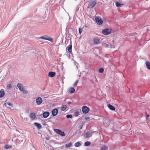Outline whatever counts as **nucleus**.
I'll return each mask as SVG.
<instances>
[{"label": "nucleus", "mask_w": 150, "mask_h": 150, "mask_svg": "<svg viewBox=\"0 0 150 150\" xmlns=\"http://www.w3.org/2000/svg\"><path fill=\"white\" fill-rule=\"evenodd\" d=\"M122 4L118 3L117 2L116 3V6L118 7L121 6H122Z\"/></svg>", "instance_id": "obj_29"}, {"label": "nucleus", "mask_w": 150, "mask_h": 150, "mask_svg": "<svg viewBox=\"0 0 150 150\" xmlns=\"http://www.w3.org/2000/svg\"><path fill=\"white\" fill-rule=\"evenodd\" d=\"M71 102H69L68 103V104H71Z\"/></svg>", "instance_id": "obj_39"}, {"label": "nucleus", "mask_w": 150, "mask_h": 150, "mask_svg": "<svg viewBox=\"0 0 150 150\" xmlns=\"http://www.w3.org/2000/svg\"><path fill=\"white\" fill-rule=\"evenodd\" d=\"M4 95V92L3 89H1L0 91V98L3 97Z\"/></svg>", "instance_id": "obj_17"}, {"label": "nucleus", "mask_w": 150, "mask_h": 150, "mask_svg": "<svg viewBox=\"0 0 150 150\" xmlns=\"http://www.w3.org/2000/svg\"><path fill=\"white\" fill-rule=\"evenodd\" d=\"M54 130L57 133L61 136H64L65 135L64 133L59 129H54Z\"/></svg>", "instance_id": "obj_6"}, {"label": "nucleus", "mask_w": 150, "mask_h": 150, "mask_svg": "<svg viewBox=\"0 0 150 150\" xmlns=\"http://www.w3.org/2000/svg\"><path fill=\"white\" fill-rule=\"evenodd\" d=\"M69 92L71 93H74L75 92V89L74 88H71L69 89Z\"/></svg>", "instance_id": "obj_18"}, {"label": "nucleus", "mask_w": 150, "mask_h": 150, "mask_svg": "<svg viewBox=\"0 0 150 150\" xmlns=\"http://www.w3.org/2000/svg\"><path fill=\"white\" fill-rule=\"evenodd\" d=\"M92 136L90 132H87L85 135V136L86 137H91Z\"/></svg>", "instance_id": "obj_23"}, {"label": "nucleus", "mask_w": 150, "mask_h": 150, "mask_svg": "<svg viewBox=\"0 0 150 150\" xmlns=\"http://www.w3.org/2000/svg\"><path fill=\"white\" fill-rule=\"evenodd\" d=\"M67 108V105H62L61 108V110L62 111H64Z\"/></svg>", "instance_id": "obj_21"}, {"label": "nucleus", "mask_w": 150, "mask_h": 150, "mask_svg": "<svg viewBox=\"0 0 150 150\" xmlns=\"http://www.w3.org/2000/svg\"><path fill=\"white\" fill-rule=\"evenodd\" d=\"M74 114L75 116H77L80 114V112L78 111H75L74 112Z\"/></svg>", "instance_id": "obj_24"}, {"label": "nucleus", "mask_w": 150, "mask_h": 150, "mask_svg": "<svg viewBox=\"0 0 150 150\" xmlns=\"http://www.w3.org/2000/svg\"><path fill=\"white\" fill-rule=\"evenodd\" d=\"M108 148L107 146H104L101 148L100 150H106Z\"/></svg>", "instance_id": "obj_26"}, {"label": "nucleus", "mask_w": 150, "mask_h": 150, "mask_svg": "<svg viewBox=\"0 0 150 150\" xmlns=\"http://www.w3.org/2000/svg\"><path fill=\"white\" fill-rule=\"evenodd\" d=\"M89 109L87 107L85 106L82 107V110L83 113L86 114L89 112Z\"/></svg>", "instance_id": "obj_5"}, {"label": "nucleus", "mask_w": 150, "mask_h": 150, "mask_svg": "<svg viewBox=\"0 0 150 150\" xmlns=\"http://www.w3.org/2000/svg\"><path fill=\"white\" fill-rule=\"evenodd\" d=\"M103 124L105 126H108L110 124V121L109 120L105 118L103 119Z\"/></svg>", "instance_id": "obj_7"}, {"label": "nucleus", "mask_w": 150, "mask_h": 150, "mask_svg": "<svg viewBox=\"0 0 150 150\" xmlns=\"http://www.w3.org/2000/svg\"><path fill=\"white\" fill-rule=\"evenodd\" d=\"M40 38L42 39L46 40H48L50 41H52L53 40L52 38H49L47 36L41 37H40Z\"/></svg>", "instance_id": "obj_10"}, {"label": "nucleus", "mask_w": 150, "mask_h": 150, "mask_svg": "<svg viewBox=\"0 0 150 150\" xmlns=\"http://www.w3.org/2000/svg\"><path fill=\"white\" fill-rule=\"evenodd\" d=\"M109 46V45L108 44H106L105 45V47L106 48H108Z\"/></svg>", "instance_id": "obj_37"}, {"label": "nucleus", "mask_w": 150, "mask_h": 150, "mask_svg": "<svg viewBox=\"0 0 150 150\" xmlns=\"http://www.w3.org/2000/svg\"><path fill=\"white\" fill-rule=\"evenodd\" d=\"M146 66L148 69L150 70V62L148 61L146 62Z\"/></svg>", "instance_id": "obj_20"}, {"label": "nucleus", "mask_w": 150, "mask_h": 150, "mask_svg": "<svg viewBox=\"0 0 150 150\" xmlns=\"http://www.w3.org/2000/svg\"><path fill=\"white\" fill-rule=\"evenodd\" d=\"M58 113V110L56 108L54 109L52 112V115L53 116H56Z\"/></svg>", "instance_id": "obj_11"}, {"label": "nucleus", "mask_w": 150, "mask_h": 150, "mask_svg": "<svg viewBox=\"0 0 150 150\" xmlns=\"http://www.w3.org/2000/svg\"><path fill=\"white\" fill-rule=\"evenodd\" d=\"M78 83V81H76V82H75V83H74V86H76L77 84Z\"/></svg>", "instance_id": "obj_33"}, {"label": "nucleus", "mask_w": 150, "mask_h": 150, "mask_svg": "<svg viewBox=\"0 0 150 150\" xmlns=\"http://www.w3.org/2000/svg\"><path fill=\"white\" fill-rule=\"evenodd\" d=\"M96 4V0H91L89 2L87 8H92Z\"/></svg>", "instance_id": "obj_2"}, {"label": "nucleus", "mask_w": 150, "mask_h": 150, "mask_svg": "<svg viewBox=\"0 0 150 150\" xmlns=\"http://www.w3.org/2000/svg\"><path fill=\"white\" fill-rule=\"evenodd\" d=\"M34 124L37 127V128L39 129H40L41 127V125L40 123L37 122H35L34 123Z\"/></svg>", "instance_id": "obj_16"}, {"label": "nucleus", "mask_w": 150, "mask_h": 150, "mask_svg": "<svg viewBox=\"0 0 150 150\" xmlns=\"http://www.w3.org/2000/svg\"><path fill=\"white\" fill-rule=\"evenodd\" d=\"M100 42V39L95 38L93 40V42L95 44H98Z\"/></svg>", "instance_id": "obj_12"}, {"label": "nucleus", "mask_w": 150, "mask_h": 150, "mask_svg": "<svg viewBox=\"0 0 150 150\" xmlns=\"http://www.w3.org/2000/svg\"><path fill=\"white\" fill-rule=\"evenodd\" d=\"M66 117L67 118H72V116L71 115H67L66 116Z\"/></svg>", "instance_id": "obj_31"}, {"label": "nucleus", "mask_w": 150, "mask_h": 150, "mask_svg": "<svg viewBox=\"0 0 150 150\" xmlns=\"http://www.w3.org/2000/svg\"><path fill=\"white\" fill-rule=\"evenodd\" d=\"M5 148L6 149H8L9 148V146L8 145H6Z\"/></svg>", "instance_id": "obj_35"}, {"label": "nucleus", "mask_w": 150, "mask_h": 150, "mask_svg": "<svg viewBox=\"0 0 150 150\" xmlns=\"http://www.w3.org/2000/svg\"><path fill=\"white\" fill-rule=\"evenodd\" d=\"M30 117L32 120H34L36 118V115L34 113H30Z\"/></svg>", "instance_id": "obj_9"}, {"label": "nucleus", "mask_w": 150, "mask_h": 150, "mask_svg": "<svg viewBox=\"0 0 150 150\" xmlns=\"http://www.w3.org/2000/svg\"><path fill=\"white\" fill-rule=\"evenodd\" d=\"M115 47V46H113V45H111L110 47V48H114Z\"/></svg>", "instance_id": "obj_38"}, {"label": "nucleus", "mask_w": 150, "mask_h": 150, "mask_svg": "<svg viewBox=\"0 0 150 150\" xmlns=\"http://www.w3.org/2000/svg\"><path fill=\"white\" fill-rule=\"evenodd\" d=\"M72 144L70 142L68 144H66L65 145V146L67 148H68L71 146Z\"/></svg>", "instance_id": "obj_22"}, {"label": "nucleus", "mask_w": 150, "mask_h": 150, "mask_svg": "<svg viewBox=\"0 0 150 150\" xmlns=\"http://www.w3.org/2000/svg\"><path fill=\"white\" fill-rule=\"evenodd\" d=\"M95 20L96 22L98 25H101L103 23V21L100 17L99 16L96 17Z\"/></svg>", "instance_id": "obj_4"}, {"label": "nucleus", "mask_w": 150, "mask_h": 150, "mask_svg": "<svg viewBox=\"0 0 150 150\" xmlns=\"http://www.w3.org/2000/svg\"><path fill=\"white\" fill-rule=\"evenodd\" d=\"M111 30L110 29L106 28L102 30V33L105 35H109L111 33Z\"/></svg>", "instance_id": "obj_3"}, {"label": "nucleus", "mask_w": 150, "mask_h": 150, "mask_svg": "<svg viewBox=\"0 0 150 150\" xmlns=\"http://www.w3.org/2000/svg\"><path fill=\"white\" fill-rule=\"evenodd\" d=\"M148 116H149V115H147V117H148Z\"/></svg>", "instance_id": "obj_40"}, {"label": "nucleus", "mask_w": 150, "mask_h": 150, "mask_svg": "<svg viewBox=\"0 0 150 150\" xmlns=\"http://www.w3.org/2000/svg\"><path fill=\"white\" fill-rule=\"evenodd\" d=\"M50 113L48 112H45L43 114V116L44 117L46 118L49 115Z\"/></svg>", "instance_id": "obj_14"}, {"label": "nucleus", "mask_w": 150, "mask_h": 150, "mask_svg": "<svg viewBox=\"0 0 150 150\" xmlns=\"http://www.w3.org/2000/svg\"><path fill=\"white\" fill-rule=\"evenodd\" d=\"M104 70V69L103 68H100L99 70V72L100 73H102L103 72Z\"/></svg>", "instance_id": "obj_30"}, {"label": "nucleus", "mask_w": 150, "mask_h": 150, "mask_svg": "<svg viewBox=\"0 0 150 150\" xmlns=\"http://www.w3.org/2000/svg\"><path fill=\"white\" fill-rule=\"evenodd\" d=\"M79 32L80 34H81L82 32V29L81 28H79Z\"/></svg>", "instance_id": "obj_32"}, {"label": "nucleus", "mask_w": 150, "mask_h": 150, "mask_svg": "<svg viewBox=\"0 0 150 150\" xmlns=\"http://www.w3.org/2000/svg\"><path fill=\"white\" fill-rule=\"evenodd\" d=\"M108 106L109 108L112 110H115V108L110 104H108Z\"/></svg>", "instance_id": "obj_19"}, {"label": "nucleus", "mask_w": 150, "mask_h": 150, "mask_svg": "<svg viewBox=\"0 0 150 150\" xmlns=\"http://www.w3.org/2000/svg\"><path fill=\"white\" fill-rule=\"evenodd\" d=\"M91 144V142H87L85 143L84 145L86 146H88Z\"/></svg>", "instance_id": "obj_27"}, {"label": "nucleus", "mask_w": 150, "mask_h": 150, "mask_svg": "<svg viewBox=\"0 0 150 150\" xmlns=\"http://www.w3.org/2000/svg\"><path fill=\"white\" fill-rule=\"evenodd\" d=\"M55 74L56 73L55 72H50L48 73V76L50 77H53L55 75Z\"/></svg>", "instance_id": "obj_13"}, {"label": "nucleus", "mask_w": 150, "mask_h": 150, "mask_svg": "<svg viewBox=\"0 0 150 150\" xmlns=\"http://www.w3.org/2000/svg\"><path fill=\"white\" fill-rule=\"evenodd\" d=\"M8 105H10V106H11V105H12V104H11L10 103H8Z\"/></svg>", "instance_id": "obj_36"}, {"label": "nucleus", "mask_w": 150, "mask_h": 150, "mask_svg": "<svg viewBox=\"0 0 150 150\" xmlns=\"http://www.w3.org/2000/svg\"><path fill=\"white\" fill-rule=\"evenodd\" d=\"M74 145L76 147H77L80 146L81 144L79 142H77Z\"/></svg>", "instance_id": "obj_25"}, {"label": "nucleus", "mask_w": 150, "mask_h": 150, "mask_svg": "<svg viewBox=\"0 0 150 150\" xmlns=\"http://www.w3.org/2000/svg\"><path fill=\"white\" fill-rule=\"evenodd\" d=\"M7 88L8 89H11L12 88V86L11 84H8L7 86Z\"/></svg>", "instance_id": "obj_28"}, {"label": "nucleus", "mask_w": 150, "mask_h": 150, "mask_svg": "<svg viewBox=\"0 0 150 150\" xmlns=\"http://www.w3.org/2000/svg\"><path fill=\"white\" fill-rule=\"evenodd\" d=\"M36 102L38 105H39L42 102V100L41 97H38L36 99Z\"/></svg>", "instance_id": "obj_8"}, {"label": "nucleus", "mask_w": 150, "mask_h": 150, "mask_svg": "<svg viewBox=\"0 0 150 150\" xmlns=\"http://www.w3.org/2000/svg\"><path fill=\"white\" fill-rule=\"evenodd\" d=\"M17 86L19 88V90L21 91L24 94H27L28 92L27 91L25 90L23 86L20 83H18L17 85Z\"/></svg>", "instance_id": "obj_1"}, {"label": "nucleus", "mask_w": 150, "mask_h": 150, "mask_svg": "<svg viewBox=\"0 0 150 150\" xmlns=\"http://www.w3.org/2000/svg\"><path fill=\"white\" fill-rule=\"evenodd\" d=\"M90 118L89 117H85V119L86 120H89V119Z\"/></svg>", "instance_id": "obj_34"}, {"label": "nucleus", "mask_w": 150, "mask_h": 150, "mask_svg": "<svg viewBox=\"0 0 150 150\" xmlns=\"http://www.w3.org/2000/svg\"><path fill=\"white\" fill-rule=\"evenodd\" d=\"M72 45L70 43L69 45L68 46L67 49L68 51L69 52H71V49H72Z\"/></svg>", "instance_id": "obj_15"}]
</instances>
